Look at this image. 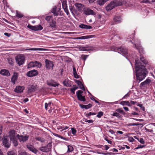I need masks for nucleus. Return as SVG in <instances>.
<instances>
[{
  "mask_svg": "<svg viewBox=\"0 0 155 155\" xmlns=\"http://www.w3.org/2000/svg\"><path fill=\"white\" fill-rule=\"evenodd\" d=\"M134 57H134L133 58L135 59V69L137 81L138 83H139L144 79L146 77L147 71L145 67L147 68H149V67L147 60L143 57L140 56V58L141 61L146 64L145 66L141 65V63L139 60H137V59L136 56H134Z\"/></svg>",
  "mask_w": 155,
  "mask_h": 155,
  "instance_id": "obj_1",
  "label": "nucleus"
},
{
  "mask_svg": "<svg viewBox=\"0 0 155 155\" xmlns=\"http://www.w3.org/2000/svg\"><path fill=\"white\" fill-rule=\"evenodd\" d=\"M111 50L117 51L118 53L125 56L127 58H128L131 59L134 57V56L128 54L127 49L124 46H121L119 48H117L113 46L111 47Z\"/></svg>",
  "mask_w": 155,
  "mask_h": 155,
  "instance_id": "obj_2",
  "label": "nucleus"
},
{
  "mask_svg": "<svg viewBox=\"0 0 155 155\" xmlns=\"http://www.w3.org/2000/svg\"><path fill=\"white\" fill-rule=\"evenodd\" d=\"M122 4V3L120 1L114 0L107 5L106 7V9L107 11L108 12L111 11L116 7L121 5Z\"/></svg>",
  "mask_w": 155,
  "mask_h": 155,
  "instance_id": "obj_3",
  "label": "nucleus"
},
{
  "mask_svg": "<svg viewBox=\"0 0 155 155\" xmlns=\"http://www.w3.org/2000/svg\"><path fill=\"white\" fill-rule=\"evenodd\" d=\"M132 40L134 41L135 48L138 50L139 52L142 55L144 54L143 49L140 44V41L137 38H133Z\"/></svg>",
  "mask_w": 155,
  "mask_h": 155,
  "instance_id": "obj_4",
  "label": "nucleus"
},
{
  "mask_svg": "<svg viewBox=\"0 0 155 155\" xmlns=\"http://www.w3.org/2000/svg\"><path fill=\"white\" fill-rule=\"evenodd\" d=\"M25 59V56L22 54H18L15 57L16 62L19 66H21L24 63Z\"/></svg>",
  "mask_w": 155,
  "mask_h": 155,
  "instance_id": "obj_5",
  "label": "nucleus"
},
{
  "mask_svg": "<svg viewBox=\"0 0 155 155\" xmlns=\"http://www.w3.org/2000/svg\"><path fill=\"white\" fill-rule=\"evenodd\" d=\"M27 147L29 150L37 155L41 154V152L36 149L33 145L31 144H28L27 145Z\"/></svg>",
  "mask_w": 155,
  "mask_h": 155,
  "instance_id": "obj_6",
  "label": "nucleus"
},
{
  "mask_svg": "<svg viewBox=\"0 0 155 155\" xmlns=\"http://www.w3.org/2000/svg\"><path fill=\"white\" fill-rule=\"evenodd\" d=\"M27 147L29 150L37 155L41 154V152L36 149L33 145L31 144H28L27 145Z\"/></svg>",
  "mask_w": 155,
  "mask_h": 155,
  "instance_id": "obj_7",
  "label": "nucleus"
},
{
  "mask_svg": "<svg viewBox=\"0 0 155 155\" xmlns=\"http://www.w3.org/2000/svg\"><path fill=\"white\" fill-rule=\"evenodd\" d=\"M83 93V91L79 90L76 92V94L78 100L84 102L86 101V99L85 96H83L82 95V94Z\"/></svg>",
  "mask_w": 155,
  "mask_h": 155,
  "instance_id": "obj_8",
  "label": "nucleus"
},
{
  "mask_svg": "<svg viewBox=\"0 0 155 155\" xmlns=\"http://www.w3.org/2000/svg\"><path fill=\"white\" fill-rule=\"evenodd\" d=\"M45 67L47 70H52L54 66L53 63L52 61L48 59L45 61Z\"/></svg>",
  "mask_w": 155,
  "mask_h": 155,
  "instance_id": "obj_9",
  "label": "nucleus"
},
{
  "mask_svg": "<svg viewBox=\"0 0 155 155\" xmlns=\"http://www.w3.org/2000/svg\"><path fill=\"white\" fill-rule=\"evenodd\" d=\"M84 13L86 15H96V12L89 8H85L84 11Z\"/></svg>",
  "mask_w": 155,
  "mask_h": 155,
  "instance_id": "obj_10",
  "label": "nucleus"
},
{
  "mask_svg": "<svg viewBox=\"0 0 155 155\" xmlns=\"http://www.w3.org/2000/svg\"><path fill=\"white\" fill-rule=\"evenodd\" d=\"M28 28L30 29L35 31L41 30L43 29V27L40 25H38L36 26H33L30 25H28Z\"/></svg>",
  "mask_w": 155,
  "mask_h": 155,
  "instance_id": "obj_11",
  "label": "nucleus"
},
{
  "mask_svg": "<svg viewBox=\"0 0 155 155\" xmlns=\"http://www.w3.org/2000/svg\"><path fill=\"white\" fill-rule=\"evenodd\" d=\"M51 144L49 143L47 146L40 147L39 149L43 152H47L51 150Z\"/></svg>",
  "mask_w": 155,
  "mask_h": 155,
  "instance_id": "obj_12",
  "label": "nucleus"
},
{
  "mask_svg": "<svg viewBox=\"0 0 155 155\" xmlns=\"http://www.w3.org/2000/svg\"><path fill=\"white\" fill-rule=\"evenodd\" d=\"M18 134L15 130H10L9 132V136L10 140L15 139L17 137Z\"/></svg>",
  "mask_w": 155,
  "mask_h": 155,
  "instance_id": "obj_13",
  "label": "nucleus"
},
{
  "mask_svg": "<svg viewBox=\"0 0 155 155\" xmlns=\"http://www.w3.org/2000/svg\"><path fill=\"white\" fill-rule=\"evenodd\" d=\"M74 5L78 10L81 12H82L83 11H84L85 8V6L84 5L81 3H76Z\"/></svg>",
  "mask_w": 155,
  "mask_h": 155,
  "instance_id": "obj_14",
  "label": "nucleus"
},
{
  "mask_svg": "<svg viewBox=\"0 0 155 155\" xmlns=\"http://www.w3.org/2000/svg\"><path fill=\"white\" fill-rule=\"evenodd\" d=\"M17 137L19 141L20 142H24L27 140L29 138V136L28 135H19V134L17 135Z\"/></svg>",
  "mask_w": 155,
  "mask_h": 155,
  "instance_id": "obj_15",
  "label": "nucleus"
},
{
  "mask_svg": "<svg viewBox=\"0 0 155 155\" xmlns=\"http://www.w3.org/2000/svg\"><path fill=\"white\" fill-rule=\"evenodd\" d=\"M24 89L25 87L23 86H17L15 87L14 91L15 92L20 94L23 92Z\"/></svg>",
  "mask_w": 155,
  "mask_h": 155,
  "instance_id": "obj_16",
  "label": "nucleus"
},
{
  "mask_svg": "<svg viewBox=\"0 0 155 155\" xmlns=\"http://www.w3.org/2000/svg\"><path fill=\"white\" fill-rule=\"evenodd\" d=\"M28 18H28L29 19H31V18H38V19H44V18H45V19H46V20H47V19H52L53 18V16L52 15H49V16H39V17L38 18H37V17H28Z\"/></svg>",
  "mask_w": 155,
  "mask_h": 155,
  "instance_id": "obj_17",
  "label": "nucleus"
},
{
  "mask_svg": "<svg viewBox=\"0 0 155 155\" xmlns=\"http://www.w3.org/2000/svg\"><path fill=\"white\" fill-rule=\"evenodd\" d=\"M3 144L5 147L8 148L9 147L10 143L8 137H6L4 138L3 141Z\"/></svg>",
  "mask_w": 155,
  "mask_h": 155,
  "instance_id": "obj_18",
  "label": "nucleus"
},
{
  "mask_svg": "<svg viewBox=\"0 0 155 155\" xmlns=\"http://www.w3.org/2000/svg\"><path fill=\"white\" fill-rule=\"evenodd\" d=\"M38 71L35 70H33L29 71L27 73V76L29 77H32L36 76L38 74Z\"/></svg>",
  "mask_w": 155,
  "mask_h": 155,
  "instance_id": "obj_19",
  "label": "nucleus"
},
{
  "mask_svg": "<svg viewBox=\"0 0 155 155\" xmlns=\"http://www.w3.org/2000/svg\"><path fill=\"white\" fill-rule=\"evenodd\" d=\"M94 35H90L80 37H76L74 38V39L78 40V39H86L89 38H91L94 37Z\"/></svg>",
  "mask_w": 155,
  "mask_h": 155,
  "instance_id": "obj_20",
  "label": "nucleus"
},
{
  "mask_svg": "<svg viewBox=\"0 0 155 155\" xmlns=\"http://www.w3.org/2000/svg\"><path fill=\"white\" fill-rule=\"evenodd\" d=\"M151 82V80L149 79H147L145 81L141 83L140 85V87H142L143 86H145L147 85H148Z\"/></svg>",
  "mask_w": 155,
  "mask_h": 155,
  "instance_id": "obj_21",
  "label": "nucleus"
},
{
  "mask_svg": "<svg viewBox=\"0 0 155 155\" xmlns=\"http://www.w3.org/2000/svg\"><path fill=\"white\" fill-rule=\"evenodd\" d=\"M37 87V86L36 85H32L30 86L28 88V93H31L35 91Z\"/></svg>",
  "mask_w": 155,
  "mask_h": 155,
  "instance_id": "obj_22",
  "label": "nucleus"
},
{
  "mask_svg": "<svg viewBox=\"0 0 155 155\" xmlns=\"http://www.w3.org/2000/svg\"><path fill=\"white\" fill-rule=\"evenodd\" d=\"M48 22L49 23L50 26L53 29H55L56 26V22L54 20H48Z\"/></svg>",
  "mask_w": 155,
  "mask_h": 155,
  "instance_id": "obj_23",
  "label": "nucleus"
},
{
  "mask_svg": "<svg viewBox=\"0 0 155 155\" xmlns=\"http://www.w3.org/2000/svg\"><path fill=\"white\" fill-rule=\"evenodd\" d=\"M0 74L4 75L9 76L10 75L9 71L6 70L2 69L0 71Z\"/></svg>",
  "mask_w": 155,
  "mask_h": 155,
  "instance_id": "obj_24",
  "label": "nucleus"
},
{
  "mask_svg": "<svg viewBox=\"0 0 155 155\" xmlns=\"http://www.w3.org/2000/svg\"><path fill=\"white\" fill-rule=\"evenodd\" d=\"M80 49L81 50L83 51H88L90 50H94L95 51H97L98 50V49H94L93 48L91 47H82L80 48Z\"/></svg>",
  "mask_w": 155,
  "mask_h": 155,
  "instance_id": "obj_25",
  "label": "nucleus"
},
{
  "mask_svg": "<svg viewBox=\"0 0 155 155\" xmlns=\"http://www.w3.org/2000/svg\"><path fill=\"white\" fill-rule=\"evenodd\" d=\"M79 27L80 28L85 29H91L92 28V27L90 25H87L85 24H81L79 25Z\"/></svg>",
  "mask_w": 155,
  "mask_h": 155,
  "instance_id": "obj_26",
  "label": "nucleus"
},
{
  "mask_svg": "<svg viewBox=\"0 0 155 155\" xmlns=\"http://www.w3.org/2000/svg\"><path fill=\"white\" fill-rule=\"evenodd\" d=\"M48 84L49 85L54 87L58 86L59 85V83H57L56 82H54L53 81H51L50 82H48Z\"/></svg>",
  "mask_w": 155,
  "mask_h": 155,
  "instance_id": "obj_27",
  "label": "nucleus"
},
{
  "mask_svg": "<svg viewBox=\"0 0 155 155\" xmlns=\"http://www.w3.org/2000/svg\"><path fill=\"white\" fill-rule=\"evenodd\" d=\"M17 78H18V75H17V73H14L11 78V80H12V82L14 84L15 83V81L17 80Z\"/></svg>",
  "mask_w": 155,
  "mask_h": 155,
  "instance_id": "obj_28",
  "label": "nucleus"
},
{
  "mask_svg": "<svg viewBox=\"0 0 155 155\" xmlns=\"http://www.w3.org/2000/svg\"><path fill=\"white\" fill-rule=\"evenodd\" d=\"M70 82L68 79H66L63 82V84L66 87H69L70 85Z\"/></svg>",
  "mask_w": 155,
  "mask_h": 155,
  "instance_id": "obj_29",
  "label": "nucleus"
},
{
  "mask_svg": "<svg viewBox=\"0 0 155 155\" xmlns=\"http://www.w3.org/2000/svg\"><path fill=\"white\" fill-rule=\"evenodd\" d=\"M56 6H54L51 10V12L52 13H53L54 16H57L58 15V13L56 12Z\"/></svg>",
  "mask_w": 155,
  "mask_h": 155,
  "instance_id": "obj_30",
  "label": "nucleus"
},
{
  "mask_svg": "<svg viewBox=\"0 0 155 155\" xmlns=\"http://www.w3.org/2000/svg\"><path fill=\"white\" fill-rule=\"evenodd\" d=\"M27 50H31V51H47V50L45 49H44V48H33L27 49Z\"/></svg>",
  "mask_w": 155,
  "mask_h": 155,
  "instance_id": "obj_31",
  "label": "nucleus"
},
{
  "mask_svg": "<svg viewBox=\"0 0 155 155\" xmlns=\"http://www.w3.org/2000/svg\"><path fill=\"white\" fill-rule=\"evenodd\" d=\"M51 102H49L48 103H46L45 104V109L47 110L49 108H51Z\"/></svg>",
  "mask_w": 155,
  "mask_h": 155,
  "instance_id": "obj_32",
  "label": "nucleus"
},
{
  "mask_svg": "<svg viewBox=\"0 0 155 155\" xmlns=\"http://www.w3.org/2000/svg\"><path fill=\"white\" fill-rule=\"evenodd\" d=\"M120 104L122 105H126L128 106H131L129 102L127 101H121Z\"/></svg>",
  "mask_w": 155,
  "mask_h": 155,
  "instance_id": "obj_33",
  "label": "nucleus"
},
{
  "mask_svg": "<svg viewBox=\"0 0 155 155\" xmlns=\"http://www.w3.org/2000/svg\"><path fill=\"white\" fill-rule=\"evenodd\" d=\"M122 15L120 14H117L114 16V19H118L120 18H122Z\"/></svg>",
  "mask_w": 155,
  "mask_h": 155,
  "instance_id": "obj_34",
  "label": "nucleus"
},
{
  "mask_svg": "<svg viewBox=\"0 0 155 155\" xmlns=\"http://www.w3.org/2000/svg\"><path fill=\"white\" fill-rule=\"evenodd\" d=\"M35 61H31L28 64L27 66V68H29L32 67H35Z\"/></svg>",
  "mask_w": 155,
  "mask_h": 155,
  "instance_id": "obj_35",
  "label": "nucleus"
},
{
  "mask_svg": "<svg viewBox=\"0 0 155 155\" xmlns=\"http://www.w3.org/2000/svg\"><path fill=\"white\" fill-rule=\"evenodd\" d=\"M78 88L77 86L76 85H73V87L71 89V92L75 94V91Z\"/></svg>",
  "mask_w": 155,
  "mask_h": 155,
  "instance_id": "obj_36",
  "label": "nucleus"
},
{
  "mask_svg": "<svg viewBox=\"0 0 155 155\" xmlns=\"http://www.w3.org/2000/svg\"><path fill=\"white\" fill-rule=\"evenodd\" d=\"M42 65L40 62H38L37 61H35V67H36L37 68H40L41 67Z\"/></svg>",
  "mask_w": 155,
  "mask_h": 155,
  "instance_id": "obj_37",
  "label": "nucleus"
},
{
  "mask_svg": "<svg viewBox=\"0 0 155 155\" xmlns=\"http://www.w3.org/2000/svg\"><path fill=\"white\" fill-rule=\"evenodd\" d=\"M96 113L90 112L88 113L85 114V116L88 118H90V116L91 115H94L96 114Z\"/></svg>",
  "mask_w": 155,
  "mask_h": 155,
  "instance_id": "obj_38",
  "label": "nucleus"
},
{
  "mask_svg": "<svg viewBox=\"0 0 155 155\" xmlns=\"http://www.w3.org/2000/svg\"><path fill=\"white\" fill-rule=\"evenodd\" d=\"M62 5L63 8H67L66 1L63 0L62 2Z\"/></svg>",
  "mask_w": 155,
  "mask_h": 155,
  "instance_id": "obj_39",
  "label": "nucleus"
},
{
  "mask_svg": "<svg viewBox=\"0 0 155 155\" xmlns=\"http://www.w3.org/2000/svg\"><path fill=\"white\" fill-rule=\"evenodd\" d=\"M35 139L36 140L39 141L41 143L44 142L45 140L44 138L41 137H36Z\"/></svg>",
  "mask_w": 155,
  "mask_h": 155,
  "instance_id": "obj_40",
  "label": "nucleus"
},
{
  "mask_svg": "<svg viewBox=\"0 0 155 155\" xmlns=\"http://www.w3.org/2000/svg\"><path fill=\"white\" fill-rule=\"evenodd\" d=\"M11 140L14 146H16L18 145V142L17 140V138H15V139H12Z\"/></svg>",
  "mask_w": 155,
  "mask_h": 155,
  "instance_id": "obj_41",
  "label": "nucleus"
},
{
  "mask_svg": "<svg viewBox=\"0 0 155 155\" xmlns=\"http://www.w3.org/2000/svg\"><path fill=\"white\" fill-rule=\"evenodd\" d=\"M73 150V147L70 146L69 145L68 146V151L67 152H70Z\"/></svg>",
  "mask_w": 155,
  "mask_h": 155,
  "instance_id": "obj_42",
  "label": "nucleus"
},
{
  "mask_svg": "<svg viewBox=\"0 0 155 155\" xmlns=\"http://www.w3.org/2000/svg\"><path fill=\"white\" fill-rule=\"evenodd\" d=\"M16 16L19 18H21L23 17V15L21 13L17 12Z\"/></svg>",
  "mask_w": 155,
  "mask_h": 155,
  "instance_id": "obj_43",
  "label": "nucleus"
},
{
  "mask_svg": "<svg viewBox=\"0 0 155 155\" xmlns=\"http://www.w3.org/2000/svg\"><path fill=\"white\" fill-rule=\"evenodd\" d=\"M104 114L103 112L100 111L98 113L97 115V117L98 118H101Z\"/></svg>",
  "mask_w": 155,
  "mask_h": 155,
  "instance_id": "obj_44",
  "label": "nucleus"
},
{
  "mask_svg": "<svg viewBox=\"0 0 155 155\" xmlns=\"http://www.w3.org/2000/svg\"><path fill=\"white\" fill-rule=\"evenodd\" d=\"M84 107H82V108H85L86 109H89L90 108H91V104H89L85 106H83Z\"/></svg>",
  "mask_w": 155,
  "mask_h": 155,
  "instance_id": "obj_45",
  "label": "nucleus"
},
{
  "mask_svg": "<svg viewBox=\"0 0 155 155\" xmlns=\"http://www.w3.org/2000/svg\"><path fill=\"white\" fill-rule=\"evenodd\" d=\"M52 133L54 135V136H55L56 137H57L59 138H61V139H64V137H63L59 135L58 134H56L53 133V132H52Z\"/></svg>",
  "mask_w": 155,
  "mask_h": 155,
  "instance_id": "obj_46",
  "label": "nucleus"
},
{
  "mask_svg": "<svg viewBox=\"0 0 155 155\" xmlns=\"http://www.w3.org/2000/svg\"><path fill=\"white\" fill-rule=\"evenodd\" d=\"M72 133L74 135L76 134L77 130L74 128H71Z\"/></svg>",
  "mask_w": 155,
  "mask_h": 155,
  "instance_id": "obj_47",
  "label": "nucleus"
},
{
  "mask_svg": "<svg viewBox=\"0 0 155 155\" xmlns=\"http://www.w3.org/2000/svg\"><path fill=\"white\" fill-rule=\"evenodd\" d=\"M70 10L71 12L73 14H74V11L75 9L74 7L70 6L69 7Z\"/></svg>",
  "mask_w": 155,
  "mask_h": 155,
  "instance_id": "obj_48",
  "label": "nucleus"
},
{
  "mask_svg": "<svg viewBox=\"0 0 155 155\" xmlns=\"http://www.w3.org/2000/svg\"><path fill=\"white\" fill-rule=\"evenodd\" d=\"M79 88L83 90L84 91H85V88L84 87L83 84L81 83L79 86Z\"/></svg>",
  "mask_w": 155,
  "mask_h": 155,
  "instance_id": "obj_49",
  "label": "nucleus"
},
{
  "mask_svg": "<svg viewBox=\"0 0 155 155\" xmlns=\"http://www.w3.org/2000/svg\"><path fill=\"white\" fill-rule=\"evenodd\" d=\"M112 115L113 116H116L117 117H119L120 116V114L118 113L117 112L114 113Z\"/></svg>",
  "mask_w": 155,
  "mask_h": 155,
  "instance_id": "obj_50",
  "label": "nucleus"
},
{
  "mask_svg": "<svg viewBox=\"0 0 155 155\" xmlns=\"http://www.w3.org/2000/svg\"><path fill=\"white\" fill-rule=\"evenodd\" d=\"M137 139L138 140V141L142 144H144V141L143 138H140V139L137 138Z\"/></svg>",
  "mask_w": 155,
  "mask_h": 155,
  "instance_id": "obj_51",
  "label": "nucleus"
},
{
  "mask_svg": "<svg viewBox=\"0 0 155 155\" xmlns=\"http://www.w3.org/2000/svg\"><path fill=\"white\" fill-rule=\"evenodd\" d=\"M141 124H137V123H130L129 124V126H138Z\"/></svg>",
  "mask_w": 155,
  "mask_h": 155,
  "instance_id": "obj_52",
  "label": "nucleus"
},
{
  "mask_svg": "<svg viewBox=\"0 0 155 155\" xmlns=\"http://www.w3.org/2000/svg\"><path fill=\"white\" fill-rule=\"evenodd\" d=\"M7 155H16L15 153L12 151L8 152Z\"/></svg>",
  "mask_w": 155,
  "mask_h": 155,
  "instance_id": "obj_53",
  "label": "nucleus"
},
{
  "mask_svg": "<svg viewBox=\"0 0 155 155\" xmlns=\"http://www.w3.org/2000/svg\"><path fill=\"white\" fill-rule=\"evenodd\" d=\"M117 111L120 113L123 114L124 113V110L121 108L117 109Z\"/></svg>",
  "mask_w": 155,
  "mask_h": 155,
  "instance_id": "obj_54",
  "label": "nucleus"
},
{
  "mask_svg": "<svg viewBox=\"0 0 155 155\" xmlns=\"http://www.w3.org/2000/svg\"><path fill=\"white\" fill-rule=\"evenodd\" d=\"M84 121L85 122H88V123H92L93 122V121L92 120H88L86 119H85Z\"/></svg>",
  "mask_w": 155,
  "mask_h": 155,
  "instance_id": "obj_55",
  "label": "nucleus"
},
{
  "mask_svg": "<svg viewBox=\"0 0 155 155\" xmlns=\"http://www.w3.org/2000/svg\"><path fill=\"white\" fill-rule=\"evenodd\" d=\"M88 55H82V58L83 60H84V61L87 59V58L88 57Z\"/></svg>",
  "mask_w": 155,
  "mask_h": 155,
  "instance_id": "obj_56",
  "label": "nucleus"
},
{
  "mask_svg": "<svg viewBox=\"0 0 155 155\" xmlns=\"http://www.w3.org/2000/svg\"><path fill=\"white\" fill-rule=\"evenodd\" d=\"M63 126H58L57 127V129L58 130H63Z\"/></svg>",
  "mask_w": 155,
  "mask_h": 155,
  "instance_id": "obj_57",
  "label": "nucleus"
},
{
  "mask_svg": "<svg viewBox=\"0 0 155 155\" xmlns=\"http://www.w3.org/2000/svg\"><path fill=\"white\" fill-rule=\"evenodd\" d=\"M19 155H27L26 153L25 152H21L19 153Z\"/></svg>",
  "mask_w": 155,
  "mask_h": 155,
  "instance_id": "obj_58",
  "label": "nucleus"
},
{
  "mask_svg": "<svg viewBox=\"0 0 155 155\" xmlns=\"http://www.w3.org/2000/svg\"><path fill=\"white\" fill-rule=\"evenodd\" d=\"M128 140L129 142H133L134 140V139L132 137H129L128 138Z\"/></svg>",
  "mask_w": 155,
  "mask_h": 155,
  "instance_id": "obj_59",
  "label": "nucleus"
},
{
  "mask_svg": "<svg viewBox=\"0 0 155 155\" xmlns=\"http://www.w3.org/2000/svg\"><path fill=\"white\" fill-rule=\"evenodd\" d=\"M129 93H128L124 96V97L122 98V99L125 98L126 97H128L129 96Z\"/></svg>",
  "mask_w": 155,
  "mask_h": 155,
  "instance_id": "obj_60",
  "label": "nucleus"
},
{
  "mask_svg": "<svg viewBox=\"0 0 155 155\" xmlns=\"http://www.w3.org/2000/svg\"><path fill=\"white\" fill-rule=\"evenodd\" d=\"M104 139L107 142L110 144H111L112 143V142L111 140H108L107 138H105Z\"/></svg>",
  "mask_w": 155,
  "mask_h": 155,
  "instance_id": "obj_61",
  "label": "nucleus"
},
{
  "mask_svg": "<svg viewBox=\"0 0 155 155\" xmlns=\"http://www.w3.org/2000/svg\"><path fill=\"white\" fill-rule=\"evenodd\" d=\"M73 74H76L77 73V72L76 69L74 67L73 68Z\"/></svg>",
  "mask_w": 155,
  "mask_h": 155,
  "instance_id": "obj_62",
  "label": "nucleus"
},
{
  "mask_svg": "<svg viewBox=\"0 0 155 155\" xmlns=\"http://www.w3.org/2000/svg\"><path fill=\"white\" fill-rule=\"evenodd\" d=\"M64 11L66 13L67 15H68L69 14V12H68V9L67 8H64Z\"/></svg>",
  "mask_w": 155,
  "mask_h": 155,
  "instance_id": "obj_63",
  "label": "nucleus"
},
{
  "mask_svg": "<svg viewBox=\"0 0 155 155\" xmlns=\"http://www.w3.org/2000/svg\"><path fill=\"white\" fill-rule=\"evenodd\" d=\"M68 128H69V127H68V126H65V127L63 126V130H61V131H63V130H65L66 129H67Z\"/></svg>",
  "mask_w": 155,
  "mask_h": 155,
  "instance_id": "obj_64",
  "label": "nucleus"
}]
</instances>
